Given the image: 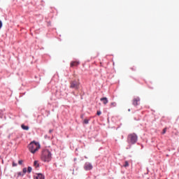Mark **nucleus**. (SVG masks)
<instances>
[{
	"label": "nucleus",
	"mask_w": 179,
	"mask_h": 179,
	"mask_svg": "<svg viewBox=\"0 0 179 179\" xmlns=\"http://www.w3.org/2000/svg\"><path fill=\"white\" fill-rule=\"evenodd\" d=\"M34 179H44V176L41 173H38L34 176Z\"/></svg>",
	"instance_id": "6e6552de"
},
{
	"label": "nucleus",
	"mask_w": 179,
	"mask_h": 179,
	"mask_svg": "<svg viewBox=\"0 0 179 179\" xmlns=\"http://www.w3.org/2000/svg\"><path fill=\"white\" fill-rule=\"evenodd\" d=\"M17 166V164H15V162H13V167H16Z\"/></svg>",
	"instance_id": "6ab92c4d"
},
{
	"label": "nucleus",
	"mask_w": 179,
	"mask_h": 179,
	"mask_svg": "<svg viewBox=\"0 0 179 179\" xmlns=\"http://www.w3.org/2000/svg\"><path fill=\"white\" fill-rule=\"evenodd\" d=\"M22 171L23 173H26L27 172V170L26 169V168H24Z\"/></svg>",
	"instance_id": "a211bd4d"
},
{
	"label": "nucleus",
	"mask_w": 179,
	"mask_h": 179,
	"mask_svg": "<svg viewBox=\"0 0 179 179\" xmlns=\"http://www.w3.org/2000/svg\"><path fill=\"white\" fill-rule=\"evenodd\" d=\"M52 158V154H51V152L50 150H43L42 151V154L41 156V159L42 162L48 163L49 162H51Z\"/></svg>",
	"instance_id": "f257e3e1"
},
{
	"label": "nucleus",
	"mask_w": 179,
	"mask_h": 179,
	"mask_svg": "<svg viewBox=\"0 0 179 179\" xmlns=\"http://www.w3.org/2000/svg\"><path fill=\"white\" fill-rule=\"evenodd\" d=\"M117 106V103H115V102H112L111 103H110V106L111 107H115Z\"/></svg>",
	"instance_id": "4468645a"
},
{
	"label": "nucleus",
	"mask_w": 179,
	"mask_h": 179,
	"mask_svg": "<svg viewBox=\"0 0 179 179\" xmlns=\"http://www.w3.org/2000/svg\"><path fill=\"white\" fill-rule=\"evenodd\" d=\"M18 176H22V173H18Z\"/></svg>",
	"instance_id": "b1692460"
},
{
	"label": "nucleus",
	"mask_w": 179,
	"mask_h": 179,
	"mask_svg": "<svg viewBox=\"0 0 179 179\" xmlns=\"http://www.w3.org/2000/svg\"><path fill=\"white\" fill-rule=\"evenodd\" d=\"M23 164V161L20 160V161L18 162V164Z\"/></svg>",
	"instance_id": "aec40b11"
},
{
	"label": "nucleus",
	"mask_w": 179,
	"mask_h": 179,
	"mask_svg": "<svg viewBox=\"0 0 179 179\" xmlns=\"http://www.w3.org/2000/svg\"><path fill=\"white\" fill-rule=\"evenodd\" d=\"M80 83L79 80H73L70 82V89H75V90H79Z\"/></svg>",
	"instance_id": "20e7f679"
},
{
	"label": "nucleus",
	"mask_w": 179,
	"mask_h": 179,
	"mask_svg": "<svg viewBox=\"0 0 179 179\" xmlns=\"http://www.w3.org/2000/svg\"><path fill=\"white\" fill-rule=\"evenodd\" d=\"M96 114H97L98 115H101V112L100 110H98V111L96 112Z\"/></svg>",
	"instance_id": "f3484780"
},
{
	"label": "nucleus",
	"mask_w": 179,
	"mask_h": 179,
	"mask_svg": "<svg viewBox=\"0 0 179 179\" xmlns=\"http://www.w3.org/2000/svg\"><path fill=\"white\" fill-rule=\"evenodd\" d=\"M34 167H36V169H37V167H39L40 164H38V161H34Z\"/></svg>",
	"instance_id": "9b49d317"
},
{
	"label": "nucleus",
	"mask_w": 179,
	"mask_h": 179,
	"mask_svg": "<svg viewBox=\"0 0 179 179\" xmlns=\"http://www.w3.org/2000/svg\"><path fill=\"white\" fill-rule=\"evenodd\" d=\"M123 166L124 167H129V162H128V161H125L124 164Z\"/></svg>",
	"instance_id": "f8f14e48"
},
{
	"label": "nucleus",
	"mask_w": 179,
	"mask_h": 179,
	"mask_svg": "<svg viewBox=\"0 0 179 179\" xmlns=\"http://www.w3.org/2000/svg\"><path fill=\"white\" fill-rule=\"evenodd\" d=\"M129 111H131V109H129Z\"/></svg>",
	"instance_id": "393cba45"
},
{
	"label": "nucleus",
	"mask_w": 179,
	"mask_h": 179,
	"mask_svg": "<svg viewBox=\"0 0 179 179\" xmlns=\"http://www.w3.org/2000/svg\"><path fill=\"white\" fill-rule=\"evenodd\" d=\"M138 141V136L135 133H132L128 135L127 142L131 145H134Z\"/></svg>",
	"instance_id": "7ed1b4c3"
},
{
	"label": "nucleus",
	"mask_w": 179,
	"mask_h": 179,
	"mask_svg": "<svg viewBox=\"0 0 179 179\" xmlns=\"http://www.w3.org/2000/svg\"><path fill=\"white\" fill-rule=\"evenodd\" d=\"M79 64H80V62H71L70 66L71 67L78 66V65H79Z\"/></svg>",
	"instance_id": "1a4fd4ad"
},
{
	"label": "nucleus",
	"mask_w": 179,
	"mask_h": 179,
	"mask_svg": "<svg viewBox=\"0 0 179 179\" xmlns=\"http://www.w3.org/2000/svg\"><path fill=\"white\" fill-rule=\"evenodd\" d=\"M0 29H2V21L0 20Z\"/></svg>",
	"instance_id": "412c9836"
},
{
	"label": "nucleus",
	"mask_w": 179,
	"mask_h": 179,
	"mask_svg": "<svg viewBox=\"0 0 179 179\" xmlns=\"http://www.w3.org/2000/svg\"><path fill=\"white\" fill-rule=\"evenodd\" d=\"M21 127L24 129V131H29V126H25L24 124H22Z\"/></svg>",
	"instance_id": "9d476101"
},
{
	"label": "nucleus",
	"mask_w": 179,
	"mask_h": 179,
	"mask_svg": "<svg viewBox=\"0 0 179 179\" xmlns=\"http://www.w3.org/2000/svg\"><path fill=\"white\" fill-rule=\"evenodd\" d=\"M140 101H141V98L137 96L136 98H134V99L132 100V104L133 106H134V107H136V106H139Z\"/></svg>",
	"instance_id": "423d86ee"
},
{
	"label": "nucleus",
	"mask_w": 179,
	"mask_h": 179,
	"mask_svg": "<svg viewBox=\"0 0 179 179\" xmlns=\"http://www.w3.org/2000/svg\"><path fill=\"white\" fill-rule=\"evenodd\" d=\"M84 169L85 171H89L93 169V165L90 162H86L84 165Z\"/></svg>",
	"instance_id": "39448f33"
},
{
	"label": "nucleus",
	"mask_w": 179,
	"mask_h": 179,
	"mask_svg": "<svg viewBox=\"0 0 179 179\" xmlns=\"http://www.w3.org/2000/svg\"><path fill=\"white\" fill-rule=\"evenodd\" d=\"M166 131H167V128H164L163 129V131H162L163 135H164V134H166Z\"/></svg>",
	"instance_id": "dca6fc26"
},
{
	"label": "nucleus",
	"mask_w": 179,
	"mask_h": 179,
	"mask_svg": "<svg viewBox=\"0 0 179 179\" xmlns=\"http://www.w3.org/2000/svg\"><path fill=\"white\" fill-rule=\"evenodd\" d=\"M52 132V129H50V130L49 131V133L51 134Z\"/></svg>",
	"instance_id": "4be33fe9"
},
{
	"label": "nucleus",
	"mask_w": 179,
	"mask_h": 179,
	"mask_svg": "<svg viewBox=\"0 0 179 179\" xmlns=\"http://www.w3.org/2000/svg\"><path fill=\"white\" fill-rule=\"evenodd\" d=\"M100 100L103 102V104L106 105L108 103V99H107V97L101 98Z\"/></svg>",
	"instance_id": "0eeeda50"
},
{
	"label": "nucleus",
	"mask_w": 179,
	"mask_h": 179,
	"mask_svg": "<svg viewBox=\"0 0 179 179\" xmlns=\"http://www.w3.org/2000/svg\"><path fill=\"white\" fill-rule=\"evenodd\" d=\"M31 170H32L31 167L29 166L27 169L28 173H31Z\"/></svg>",
	"instance_id": "2eb2a0df"
},
{
	"label": "nucleus",
	"mask_w": 179,
	"mask_h": 179,
	"mask_svg": "<svg viewBox=\"0 0 179 179\" xmlns=\"http://www.w3.org/2000/svg\"><path fill=\"white\" fill-rule=\"evenodd\" d=\"M89 121H90L89 119H85L83 121V124H89Z\"/></svg>",
	"instance_id": "ddd939ff"
},
{
	"label": "nucleus",
	"mask_w": 179,
	"mask_h": 179,
	"mask_svg": "<svg viewBox=\"0 0 179 179\" xmlns=\"http://www.w3.org/2000/svg\"><path fill=\"white\" fill-rule=\"evenodd\" d=\"M40 143H36L34 141L31 142L28 145V149L29 152H31V153H33L34 155V153H36V152L38 150V149H40Z\"/></svg>",
	"instance_id": "f03ea898"
},
{
	"label": "nucleus",
	"mask_w": 179,
	"mask_h": 179,
	"mask_svg": "<svg viewBox=\"0 0 179 179\" xmlns=\"http://www.w3.org/2000/svg\"><path fill=\"white\" fill-rule=\"evenodd\" d=\"M72 93L74 96H76V94H75V92H73Z\"/></svg>",
	"instance_id": "5701e85b"
}]
</instances>
